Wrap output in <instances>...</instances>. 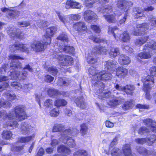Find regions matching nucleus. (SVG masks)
Masks as SVG:
<instances>
[{
  "label": "nucleus",
  "mask_w": 156,
  "mask_h": 156,
  "mask_svg": "<svg viewBox=\"0 0 156 156\" xmlns=\"http://www.w3.org/2000/svg\"><path fill=\"white\" fill-rule=\"evenodd\" d=\"M0 116L6 121L4 124V127H8L10 129H13L18 126L17 121H22L25 119L26 113L24 108L21 105L16 106L13 111L8 114L5 111H1Z\"/></svg>",
  "instance_id": "obj_1"
},
{
  "label": "nucleus",
  "mask_w": 156,
  "mask_h": 156,
  "mask_svg": "<svg viewBox=\"0 0 156 156\" xmlns=\"http://www.w3.org/2000/svg\"><path fill=\"white\" fill-rule=\"evenodd\" d=\"M57 39L61 41V44H64L65 41H68V37L67 35L64 33H62L60 34L57 38Z\"/></svg>",
  "instance_id": "obj_43"
},
{
  "label": "nucleus",
  "mask_w": 156,
  "mask_h": 156,
  "mask_svg": "<svg viewBox=\"0 0 156 156\" xmlns=\"http://www.w3.org/2000/svg\"><path fill=\"white\" fill-rule=\"evenodd\" d=\"M66 101L63 99H57L54 103L55 105L57 107H59L62 106H64L66 105Z\"/></svg>",
  "instance_id": "obj_37"
},
{
  "label": "nucleus",
  "mask_w": 156,
  "mask_h": 156,
  "mask_svg": "<svg viewBox=\"0 0 156 156\" xmlns=\"http://www.w3.org/2000/svg\"><path fill=\"white\" fill-rule=\"evenodd\" d=\"M117 64V62L114 60L107 61L105 65V70L100 71H97L93 67H90L88 69L90 75L92 76H90L93 80L96 81L94 83H97L98 85H101V83H103L100 80H110L112 76L115 75L112 72L115 71Z\"/></svg>",
  "instance_id": "obj_2"
},
{
  "label": "nucleus",
  "mask_w": 156,
  "mask_h": 156,
  "mask_svg": "<svg viewBox=\"0 0 156 156\" xmlns=\"http://www.w3.org/2000/svg\"><path fill=\"white\" fill-rule=\"evenodd\" d=\"M135 141L138 144H143L147 142V139L145 138H137L135 140Z\"/></svg>",
  "instance_id": "obj_58"
},
{
  "label": "nucleus",
  "mask_w": 156,
  "mask_h": 156,
  "mask_svg": "<svg viewBox=\"0 0 156 156\" xmlns=\"http://www.w3.org/2000/svg\"><path fill=\"white\" fill-rule=\"evenodd\" d=\"M73 28L77 31L79 35H82L87 32V28L84 22H79L73 24Z\"/></svg>",
  "instance_id": "obj_12"
},
{
  "label": "nucleus",
  "mask_w": 156,
  "mask_h": 156,
  "mask_svg": "<svg viewBox=\"0 0 156 156\" xmlns=\"http://www.w3.org/2000/svg\"><path fill=\"white\" fill-rule=\"evenodd\" d=\"M12 87L17 90H20L22 88V86L20 83L17 82H14L11 84Z\"/></svg>",
  "instance_id": "obj_47"
},
{
  "label": "nucleus",
  "mask_w": 156,
  "mask_h": 156,
  "mask_svg": "<svg viewBox=\"0 0 156 156\" xmlns=\"http://www.w3.org/2000/svg\"><path fill=\"white\" fill-rule=\"evenodd\" d=\"M9 59L11 60L10 63V70L11 75L10 78L5 76H0V82L8 80L9 79L23 80L25 79L28 73L25 70H23L21 73H20L18 70L22 68L21 64L18 61V59L23 60L24 58L18 55H11L9 56Z\"/></svg>",
  "instance_id": "obj_3"
},
{
  "label": "nucleus",
  "mask_w": 156,
  "mask_h": 156,
  "mask_svg": "<svg viewBox=\"0 0 156 156\" xmlns=\"http://www.w3.org/2000/svg\"><path fill=\"white\" fill-rule=\"evenodd\" d=\"M12 136V133L9 131H4L2 134V137L6 140L10 139Z\"/></svg>",
  "instance_id": "obj_42"
},
{
  "label": "nucleus",
  "mask_w": 156,
  "mask_h": 156,
  "mask_svg": "<svg viewBox=\"0 0 156 156\" xmlns=\"http://www.w3.org/2000/svg\"><path fill=\"white\" fill-rule=\"evenodd\" d=\"M108 52L111 58H115L120 54L119 50L118 48L112 47L110 48Z\"/></svg>",
  "instance_id": "obj_28"
},
{
  "label": "nucleus",
  "mask_w": 156,
  "mask_h": 156,
  "mask_svg": "<svg viewBox=\"0 0 156 156\" xmlns=\"http://www.w3.org/2000/svg\"><path fill=\"white\" fill-rule=\"evenodd\" d=\"M56 30V28L55 27H50L47 29L45 34L43 36L44 44H49L51 43V37L53 36Z\"/></svg>",
  "instance_id": "obj_11"
},
{
  "label": "nucleus",
  "mask_w": 156,
  "mask_h": 156,
  "mask_svg": "<svg viewBox=\"0 0 156 156\" xmlns=\"http://www.w3.org/2000/svg\"><path fill=\"white\" fill-rule=\"evenodd\" d=\"M81 17V16L79 14H75L74 15H70L69 16V20H79Z\"/></svg>",
  "instance_id": "obj_51"
},
{
  "label": "nucleus",
  "mask_w": 156,
  "mask_h": 156,
  "mask_svg": "<svg viewBox=\"0 0 156 156\" xmlns=\"http://www.w3.org/2000/svg\"><path fill=\"white\" fill-rule=\"evenodd\" d=\"M124 154L125 156H136L134 153H131V150L130 145L126 144L123 147Z\"/></svg>",
  "instance_id": "obj_25"
},
{
  "label": "nucleus",
  "mask_w": 156,
  "mask_h": 156,
  "mask_svg": "<svg viewBox=\"0 0 156 156\" xmlns=\"http://www.w3.org/2000/svg\"><path fill=\"white\" fill-rule=\"evenodd\" d=\"M148 23H144L137 25V29L139 32L134 31L133 34L135 35H139L142 33L141 31H144L149 28L151 29L156 27V18L154 16H151L148 19Z\"/></svg>",
  "instance_id": "obj_6"
},
{
  "label": "nucleus",
  "mask_w": 156,
  "mask_h": 156,
  "mask_svg": "<svg viewBox=\"0 0 156 156\" xmlns=\"http://www.w3.org/2000/svg\"><path fill=\"white\" fill-rule=\"evenodd\" d=\"M94 50H96V52L94 51H90L87 56V60L89 64H92L97 62L96 53L102 54L105 53L107 51V49L105 47L100 46L95 48Z\"/></svg>",
  "instance_id": "obj_7"
},
{
  "label": "nucleus",
  "mask_w": 156,
  "mask_h": 156,
  "mask_svg": "<svg viewBox=\"0 0 156 156\" xmlns=\"http://www.w3.org/2000/svg\"><path fill=\"white\" fill-rule=\"evenodd\" d=\"M149 130L145 127L140 128L138 131L139 134L142 135L145 134L149 132Z\"/></svg>",
  "instance_id": "obj_55"
},
{
  "label": "nucleus",
  "mask_w": 156,
  "mask_h": 156,
  "mask_svg": "<svg viewBox=\"0 0 156 156\" xmlns=\"http://www.w3.org/2000/svg\"><path fill=\"white\" fill-rule=\"evenodd\" d=\"M65 129L64 126L61 124H55L53 126L52 131L53 132L63 131Z\"/></svg>",
  "instance_id": "obj_39"
},
{
  "label": "nucleus",
  "mask_w": 156,
  "mask_h": 156,
  "mask_svg": "<svg viewBox=\"0 0 156 156\" xmlns=\"http://www.w3.org/2000/svg\"><path fill=\"white\" fill-rule=\"evenodd\" d=\"M149 49L150 51L151 49L156 50V42L153 40L149 42H147L144 46V49Z\"/></svg>",
  "instance_id": "obj_36"
},
{
  "label": "nucleus",
  "mask_w": 156,
  "mask_h": 156,
  "mask_svg": "<svg viewBox=\"0 0 156 156\" xmlns=\"http://www.w3.org/2000/svg\"><path fill=\"white\" fill-rule=\"evenodd\" d=\"M3 95L6 99L10 101H12L16 98L15 94L11 91H6L4 92Z\"/></svg>",
  "instance_id": "obj_26"
},
{
  "label": "nucleus",
  "mask_w": 156,
  "mask_h": 156,
  "mask_svg": "<svg viewBox=\"0 0 156 156\" xmlns=\"http://www.w3.org/2000/svg\"><path fill=\"white\" fill-rule=\"evenodd\" d=\"M143 122L150 130L154 132H156V122L150 119H144Z\"/></svg>",
  "instance_id": "obj_18"
},
{
  "label": "nucleus",
  "mask_w": 156,
  "mask_h": 156,
  "mask_svg": "<svg viewBox=\"0 0 156 156\" xmlns=\"http://www.w3.org/2000/svg\"><path fill=\"white\" fill-rule=\"evenodd\" d=\"M97 84V83H94V86L96 90L95 93L98 95V98L104 100L106 98H110L112 100L108 101V105L112 107L116 106L122 103L123 100V98H118L113 99L115 95L118 93V92L115 91L114 94L113 95L110 92L103 90L104 85L103 83H101V85H98Z\"/></svg>",
  "instance_id": "obj_4"
},
{
  "label": "nucleus",
  "mask_w": 156,
  "mask_h": 156,
  "mask_svg": "<svg viewBox=\"0 0 156 156\" xmlns=\"http://www.w3.org/2000/svg\"><path fill=\"white\" fill-rule=\"evenodd\" d=\"M103 17L106 21L109 23H114L116 22L117 20L115 18V15L111 14L110 15H104Z\"/></svg>",
  "instance_id": "obj_31"
},
{
  "label": "nucleus",
  "mask_w": 156,
  "mask_h": 156,
  "mask_svg": "<svg viewBox=\"0 0 156 156\" xmlns=\"http://www.w3.org/2000/svg\"><path fill=\"white\" fill-rule=\"evenodd\" d=\"M84 98L82 97H80L76 98L75 102L78 107L82 109H84L86 107V103L84 101Z\"/></svg>",
  "instance_id": "obj_29"
},
{
  "label": "nucleus",
  "mask_w": 156,
  "mask_h": 156,
  "mask_svg": "<svg viewBox=\"0 0 156 156\" xmlns=\"http://www.w3.org/2000/svg\"><path fill=\"white\" fill-rule=\"evenodd\" d=\"M138 152L140 154L143 155H146L149 154L147 150L143 147H139L137 148Z\"/></svg>",
  "instance_id": "obj_45"
},
{
  "label": "nucleus",
  "mask_w": 156,
  "mask_h": 156,
  "mask_svg": "<svg viewBox=\"0 0 156 156\" xmlns=\"http://www.w3.org/2000/svg\"><path fill=\"white\" fill-rule=\"evenodd\" d=\"M122 48L123 49H124L127 51L128 53H132L133 52V49L129 47L128 46L123 45L122 46Z\"/></svg>",
  "instance_id": "obj_63"
},
{
  "label": "nucleus",
  "mask_w": 156,
  "mask_h": 156,
  "mask_svg": "<svg viewBox=\"0 0 156 156\" xmlns=\"http://www.w3.org/2000/svg\"><path fill=\"white\" fill-rule=\"evenodd\" d=\"M143 11L142 9L141 10L140 8H135L134 10V12H135L134 17L136 19L141 17V19H144V18L145 17V16H143Z\"/></svg>",
  "instance_id": "obj_33"
},
{
  "label": "nucleus",
  "mask_w": 156,
  "mask_h": 156,
  "mask_svg": "<svg viewBox=\"0 0 156 156\" xmlns=\"http://www.w3.org/2000/svg\"><path fill=\"white\" fill-rule=\"evenodd\" d=\"M53 104V101L51 99H48L44 101V105L47 108H51Z\"/></svg>",
  "instance_id": "obj_50"
},
{
  "label": "nucleus",
  "mask_w": 156,
  "mask_h": 156,
  "mask_svg": "<svg viewBox=\"0 0 156 156\" xmlns=\"http://www.w3.org/2000/svg\"><path fill=\"white\" fill-rule=\"evenodd\" d=\"M149 71L150 74L152 76L149 75V76L152 77V76L156 77V66H153L152 67L150 68L149 69ZM148 76V75L147 76Z\"/></svg>",
  "instance_id": "obj_57"
},
{
  "label": "nucleus",
  "mask_w": 156,
  "mask_h": 156,
  "mask_svg": "<svg viewBox=\"0 0 156 156\" xmlns=\"http://www.w3.org/2000/svg\"><path fill=\"white\" fill-rule=\"evenodd\" d=\"M37 26L40 28L45 27L48 25V22L43 20H37Z\"/></svg>",
  "instance_id": "obj_52"
},
{
  "label": "nucleus",
  "mask_w": 156,
  "mask_h": 156,
  "mask_svg": "<svg viewBox=\"0 0 156 156\" xmlns=\"http://www.w3.org/2000/svg\"><path fill=\"white\" fill-rule=\"evenodd\" d=\"M12 87L17 90H20L22 88V86L20 83L17 82H14L11 84Z\"/></svg>",
  "instance_id": "obj_48"
},
{
  "label": "nucleus",
  "mask_w": 156,
  "mask_h": 156,
  "mask_svg": "<svg viewBox=\"0 0 156 156\" xmlns=\"http://www.w3.org/2000/svg\"><path fill=\"white\" fill-rule=\"evenodd\" d=\"M47 71L54 76L56 75L58 72L57 69L55 67L53 66L49 67L48 68Z\"/></svg>",
  "instance_id": "obj_49"
},
{
  "label": "nucleus",
  "mask_w": 156,
  "mask_h": 156,
  "mask_svg": "<svg viewBox=\"0 0 156 156\" xmlns=\"http://www.w3.org/2000/svg\"><path fill=\"white\" fill-rule=\"evenodd\" d=\"M57 151L58 153L67 154H69L71 153V150L63 145H61L58 147Z\"/></svg>",
  "instance_id": "obj_30"
},
{
  "label": "nucleus",
  "mask_w": 156,
  "mask_h": 156,
  "mask_svg": "<svg viewBox=\"0 0 156 156\" xmlns=\"http://www.w3.org/2000/svg\"><path fill=\"white\" fill-rule=\"evenodd\" d=\"M142 80L144 83L143 90L146 93V98L147 99L150 100L151 97L149 93L153 86L154 78L148 76L142 78Z\"/></svg>",
  "instance_id": "obj_8"
},
{
  "label": "nucleus",
  "mask_w": 156,
  "mask_h": 156,
  "mask_svg": "<svg viewBox=\"0 0 156 156\" xmlns=\"http://www.w3.org/2000/svg\"><path fill=\"white\" fill-rule=\"evenodd\" d=\"M144 51L138 54V56L141 59H146L150 58L151 56V55L150 53L151 51L149 49H144Z\"/></svg>",
  "instance_id": "obj_24"
},
{
  "label": "nucleus",
  "mask_w": 156,
  "mask_h": 156,
  "mask_svg": "<svg viewBox=\"0 0 156 156\" xmlns=\"http://www.w3.org/2000/svg\"><path fill=\"white\" fill-rule=\"evenodd\" d=\"M56 12L60 20L64 24H65V22L66 21V18L65 17V16H63L59 12L57 11H56Z\"/></svg>",
  "instance_id": "obj_56"
},
{
  "label": "nucleus",
  "mask_w": 156,
  "mask_h": 156,
  "mask_svg": "<svg viewBox=\"0 0 156 156\" xmlns=\"http://www.w3.org/2000/svg\"><path fill=\"white\" fill-rule=\"evenodd\" d=\"M124 91L127 94L132 95L135 89L134 86L130 85H126L124 86Z\"/></svg>",
  "instance_id": "obj_34"
},
{
  "label": "nucleus",
  "mask_w": 156,
  "mask_h": 156,
  "mask_svg": "<svg viewBox=\"0 0 156 156\" xmlns=\"http://www.w3.org/2000/svg\"><path fill=\"white\" fill-rule=\"evenodd\" d=\"M84 18L85 20L90 22L92 20H95L98 18L96 14L91 10L85 11L84 13Z\"/></svg>",
  "instance_id": "obj_15"
},
{
  "label": "nucleus",
  "mask_w": 156,
  "mask_h": 156,
  "mask_svg": "<svg viewBox=\"0 0 156 156\" xmlns=\"http://www.w3.org/2000/svg\"><path fill=\"white\" fill-rule=\"evenodd\" d=\"M108 32L109 34L113 35L115 39L118 41L119 39L122 41L127 42L129 41L130 37L127 31L122 33L121 30H119L116 27H110L108 28Z\"/></svg>",
  "instance_id": "obj_5"
},
{
  "label": "nucleus",
  "mask_w": 156,
  "mask_h": 156,
  "mask_svg": "<svg viewBox=\"0 0 156 156\" xmlns=\"http://www.w3.org/2000/svg\"><path fill=\"white\" fill-rule=\"evenodd\" d=\"M8 34L12 37H16L20 39L23 38L24 33L19 29H16L13 27H10L9 30H7Z\"/></svg>",
  "instance_id": "obj_13"
},
{
  "label": "nucleus",
  "mask_w": 156,
  "mask_h": 156,
  "mask_svg": "<svg viewBox=\"0 0 156 156\" xmlns=\"http://www.w3.org/2000/svg\"><path fill=\"white\" fill-rule=\"evenodd\" d=\"M117 143V140L116 138H115L110 144L109 150L112 151L111 154L112 156H118L120 152V150L117 148L115 147L113 148L114 145H116Z\"/></svg>",
  "instance_id": "obj_17"
},
{
  "label": "nucleus",
  "mask_w": 156,
  "mask_h": 156,
  "mask_svg": "<svg viewBox=\"0 0 156 156\" xmlns=\"http://www.w3.org/2000/svg\"><path fill=\"white\" fill-rule=\"evenodd\" d=\"M57 45L58 46V50L60 52H64L66 53H69L72 54H73L74 49L73 47L66 45L64 44H57Z\"/></svg>",
  "instance_id": "obj_16"
},
{
  "label": "nucleus",
  "mask_w": 156,
  "mask_h": 156,
  "mask_svg": "<svg viewBox=\"0 0 156 156\" xmlns=\"http://www.w3.org/2000/svg\"><path fill=\"white\" fill-rule=\"evenodd\" d=\"M73 82V80L69 78H63V85L68 86Z\"/></svg>",
  "instance_id": "obj_61"
},
{
  "label": "nucleus",
  "mask_w": 156,
  "mask_h": 156,
  "mask_svg": "<svg viewBox=\"0 0 156 156\" xmlns=\"http://www.w3.org/2000/svg\"><path fill=\"white\" fill-rule=\"evenodd\" d=\"M9 67L8 65L5 64L2 66L0 69V74H4Z\"/></svg>",
  "instance_id": "obj_64"
},
{
  "label": "nucleus",
  "mask_w": 156,
  "mask_h": 156,
  "mask_svg": "<svg viewBox=\"0 0 156 156\" xmlns=\"http://www.w3.org/2000/svg\"><path fill=\"white\" fill-rule=\"evenodd\" d=\"M136 107L140 109V111H142V109H147L149 108V106L147 105H142L141 104H137Z\"/></svg>",
  "instance_id": "obj_62"
},
{
  "label": "nucleus",
  "mask_w": 156,
  "mask_h": 156,
  "mask_svg": "<svg viewBox=\"0 0 156 156\" xmlns=\"http://www.w3.org/2000/svg\"><path fill=\"white\" fill-rule=\"evenodd\" d=\"M65 7L67 9L70 8L79 9L80 7V5L79 2L70 0L67 1Z\"/></svg>",
  "instance_id": "obj_23"
},
{
  "label": "nucleus",
  "mask_w": 156,
  "mask_h": 156,
  "mask_svg": "<svg viewBox=\"0 0 156 156\" xmlns=\"http://www.w3.org/2000/svg\"><path fill=\"white\" fill-rule=\"evenodd\" d=\"M118 62L121 65H126L130 62V60L129 57L124 54L121 55L119 58Z\"/></svg>",
  "instance_id": "obj_22"
},
{
  "label": "nucleus",
  "mask_w": 156,
  "mask_h": 156,
  "mask_svg": "<svg viewBox=\"0 0 156 156\" xmlns=\"http://www.w3.org/2000/svg\"><path fill=\"white\" fill-rule=\"evenodd\" d=\"M49 114L51 117H57L58 116L59 114V109L58 108L52 109L50 111Z\"/></svg>",
  "instance_id": "obj_41"
},
{
  "label": "nucleus",
  "mask_w": 156,
  "mask_h": 156,
  "mask_svg": "<svg viewBox=\"0 0 156 156\" xmlns=\"http://www.w3.org/2000/svg\"><path fill=\"white\" fill-rule=\"evenodd\" d=\"M128 73L127 69L123 67H119L116 69V75L120 78L124 77Z\"/></svg>",
  "instance_id": "obj_20"
},
{
  "label": "nucleus",
  "mask_w": 156,
  "mask_h": 156,
  "mask_svg": "<svg viewBox=\"0 0 156 156\" xmlns=\"http://www.w3.org/2000/svg\"><path fill=\"white\" fill-rule=\"evenodd\" d=\"M30 46L33 50L36 52H40L44 49L43 42L38 41H34L31 44Z\"/></svg>",
  "instance_id": "obj_14"
},
{
  "label": "nucleus",
  "mask_w": 156,
  "mask_h": 156,
  "mask_svg": "<svg viewBox=\"0 0 156 156\" xmlns=\"http://www.w3.org/2000/svg\"><path fill=\"white\" fill-rule=\"evenodd\" d=\"M127 3L129 4V5L133 4L132 2L130 1L128 2L124 0H118L116 5L120 9H124L125 10L126 9L125 4H127Z\"/></svg>",
  "instance_id": "obj_27"
},
{
  "label": "nucleus",
  "mask_w": 156,
  "mask_h": 156,
  "mask_svg": "<svg viewBox=\"0 0 156 156\" xmlns=\"http://www.w3.org/2000/svg\"><path fill=\"white\" fill-rule=\"evenodd\" d=\"M149 38L148 36H145L136 39L135 42V44L136 46H141L145 43Z\"/></svg>",
  "instance_id": "obj_35"
},
{
  "label": "nucleus",
  "mask_w": 156,
  "mask_h": 156,
  "mask_svg": "<svg viewBox=\"0 0 156 156\" xmlns=\"http://www.w3.org/2000/svg\"><path fill=\"white\" fill-rule=\"evenodd\" d=\"M54 58L57 59L59 61L60 66H71L72 65L73 62V59L71 56L66 55H62L58 53H54L53 55Z\"/></svg>",
  "instance_id": "obj_10"
},
{
  "label": "nucleus",
  "mask_w": 156,
  "mask_h": 156,
  "mask_svg": "<svg viewBox=\"0 0 156 156\" xmlns=\"http://www.w3.org/2000/svg\"><path fill=\"white\" fill-rule=\"evenodd\" d=\"M113 10L112 6L109 5H105L103 6L102 9H101L100 11L101 12H106L108 14L110 13Z\"/></svg>",
  "instance_id": "obj_40"
},
{
  "label": "nucleus",
  "mask_w": 156,
  "mask_h": 156,
  "mask_svg": "<svg viewBox=\"0 0 156 156\" xmlns=\"http://www.w3.org/2000/svg\"><path fill=\"white\" fill-rule=\"evenodd\" d=\"M48 94L50 96L54 95L57 96L59 92L56 89L53 88H50L48 89Z\"/></svg>",
  "instance_id": "obj_46"
},
{
  "label": "nucleus",
  "mask_w": 156,
  "mask_h": 156,
  "mask_svg": "<svg viewBox=\"0 0 156 156\" xmlns=\"http://www.w3.org/2000/svg\"><path fill=\"white\" fill-rule=\"evenodd\" d=\"M80 132L83 134H86L87 131V127L85 124H83L80 126Z\"/></svg>",
  "instance_id": "obj_54"
},
{
  "label": "nucleus",
  "mask_w": 156,
  "mask_h": 156,
  "mask_svg": "<svg viewBox=\"0 0 156 156\" xmlns=\"http://www.w3.org/2000/svg\"><path fill=\"white\" fill-rule=\"evenodd\" d=\"M91 28L96 33H99L101 32L99 27L96 25H91Z\"/></svg>",
  "instance_id": "obj_60"
},
{
  "label": "nucleus",
  "mask_w": 156,
  "mask_h": 156,
  "mask_svg": "<svg viewBox=\"0 0 156 156\" xmlns=\"http://www.w3.org/2000/svg\"><path fill=\"white\" fill-rule=\"evenodd\" d=\"M35 135L33 134L31 136L27 137H23L19 138L18 140V142L21 143H25L28 142L34 138Z\"/></svg>",
  "instance_id": "obj_38"
},
{
  "label": "nucleus",
  "mask_w": 156,
  "mask_h": 156,
  "mask_svg": "<svg viewBox=\"0 0 156 156\" xmlns=\"http://www.w3.org/2000/svg\"><path fill=\"white\" fill-rule=\"evenodd\" d=\"M30 22L28 21H21L18 22V26L22 27H27L30 25Z\"/></svg>",
  "instance_id": "obj_53"
},
{
  "label": "nucleus",
  "mask_w": 156,
  "mask_h": 156,
  "mask_svg": "<svg viewBox=\"0 0 156 156\" xmlns=\"http://www.w3.org/2000/svg\"><path fill=\"white\" fill-rule=\"evenodd\" d=\"M131 106V103L129 102H125L123 106H122V108L125 110H127L129 109Z\"/></svg>",
  "instance_id": "obj_59"
},
{
  "label": "nucleus",
  "mask_w": 156,
  "mask_h": 156,
  "mask_svg": "<svg viewBox=\"0 0 156 156\" xmlns=\"http://www.w3.org/2000/svg\"><path fill=\"white\" fill-rule=\"evenodd\" d=\"M76 134L70 129H66L61 133V137L60 141L64 144H66L69 147H73L75 145L74 140L69 137L70 135H74Z\"/></svg>",
  "instance_id": "obj_9"
},
{
  "label": "nucleus",
  "mask_w": 156,
  "mask_h": 156,
  "mask_svg": "<svg viewBox=\"0 0 156 156\" xmlns=\"http://www.w3.org/2000/svg\"><path fill=\"white\" fill-rule=\"evenodd\" d=\"M19 50L27 53H29L30 48L28 44L19 43Z\"/></svg>",
  "instance_id": "obj_32"
},
{
  "label": "nucleus",
  "mask_w": 156,
  "mask_h": 156,
  "mask_svg": "<svg viewBox=\"0 0 156 156\" xmlns=\"http://www.w3.org/2000/svg\"><path fill=\"white\" fill-rule=\"evenodd\" d=\"M1 11L3 12H7L9 17L12 19L18 16L20 13L18 11L10 10L6 8H2Z\"/></svg>",
  "instance_id": "obj_21"
},
{
  "label": "nucleus",
  "mask_w": 156,
  "mask_h": 156,
  "mask_svg": "<svg viewBox=\"0 0 156 156\" xmlns=\"http://www.w3.org/2000/svg\"><path fill=\"white\" fill-rule=\"evenodd\" d=\"M21 128L22 133L24 135H28L32 132L33 127L29 124L24 123L21 124Z\"/></svg>",
  "instance_id": "obj_19"
},
{
  "label": "nucleus",
  "mask_w": 156,
  "mask_h": 156,
  "mask_svg": "<svg viewBox=\"0 0 156 156\" xmlns=\"http://www.w3.org/2000/svg\"><path fill=\"white\" fill-rule=\"evenodd\" d=\"M156 140V136L154 135H152L150 136V138L148 137L147 139V142L149 146L151 145Z\"/></svg>",
  "instance_id": "obj_44"
}]
</instances>
